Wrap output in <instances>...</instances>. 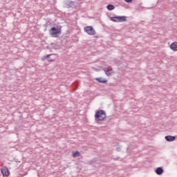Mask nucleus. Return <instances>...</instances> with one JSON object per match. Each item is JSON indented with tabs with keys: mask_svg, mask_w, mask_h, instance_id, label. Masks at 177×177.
<instances>
[{
	"mask_svg": "<svg viewBox=\"0 0 177 177\" xmlns=\"http://www.w3.org/2000/svg\"><path fill=\"white\" fill-rule=\"evenodd\" d=\"M50 34L51 37H53L54 38H57L60 34H62V28L59 27H53L50 30Z\"/></svg>",
	"mask_w": 177,
	"mask_h": 177,
	"instance_id": "f257e3e1",
	"label": "nucleus"
},
{
	"mask_svg": "<svg viewBox=\"0 0 177 177\" xmlns=\"http://www.w3.org/2000/svg\"><path fill=\"white\" fill-rule=\"evenodd\" d=\"M95 120L97 121H103L106 118V112L104 111H97L95 115Z\"/></svg>",
	"mask_w": 177,
	"mask_h": 177,
	"instance_id": "f03ea898",
	"label": "nucleus"
},
{
	"mask_svg": "<svg viewBox=\"0 0 177 177\" xmlns=\"http://www.w3.org/2000/svg\"><path fill=\"white\" fill-rule=\"evenodd\" d=\"M1 174L3 175V177L5 176H9V169H8V167H4L1 169Z\"/></svg>",
	"mask_w": 177,
	"mask_h": 177,
	"instance_id": "7ed1b4c3",
	"label": "nucleus"
},
{
	"mask_svg": "<svg viewBox=\"0 0 177 177\" xmlns=\"http://www.w3.org/2000/svg\"><path fill=\"white\" fill-rule=\"evenodd\" d=\"M170 49L174 52H177V42L174 41L170 45Z\"/></svg>",
	"mask_w": 177,
	"mask_h": 177,
	"instance_id": "20e7f679",
	"label": "nucleus"
},
{
	"mask_svg": "<svg viewBox=\"0 0 177 177\" xmlns=\"http://www.w3.org/2000/svg\"><path fill=\"white\" fill-rule=\"evenodd\" d=\"M104 71L106 74V75L110 76V75H113V70L112 69H109V68H104Z\"/></svg>",
	"mask_w": 177,
	"mask_h": 177,
	"instance_id": "39448f33",
	"label": "nucleus"
},
{
	"mask_svg": "<svg viewBox=\"0 0 177 177\" xmlns=\"http://www.w3.org/2000/svg\"><path fill=\"white\" fill-rule=\"evenodd\" d=\"M165 138L167 142H174V140H175V136H167Z\"/></svg>",
	"mask_w": 177,
	"mask_h": 177,
	"instance_id": "423d86ee",
	"label": "nucleus"
},
{
	"mask_svg": "<svg viewBox=\"0 0 177 177\" xmlns=\"http://www.w3.org/2000/svg\"><path fill=\"white\" fill-rule=\"evenodd\" d=\"M96 81L100 82L101 84H106L107 82V80L103 79L102 77H98L96 79Z\"/></svg>",
	"mask_w": 177,
	"mask_h": 177,
	"instance_id": "0eeeda50",
	"label": "nucleus"
},
{
	"mask_svg": "<svg viewBox=\"0 0 177 177\" xmlns=\"http://www.w3.org/2000/svg\"><path fill=\"white\" fill-rule=\"evenodd\" d=\"M156 172L157 175H161L162 172H164V169H162L161 167H158L156 170Z\"/></svg>",
	"mask_w": 177,
	"mask_h": 177,
	"instance_id": "6e6552de",
	"label": "nucleus"
},
{
	"mask_svg": "<svg viewBox=\"0 0 177 177\" xmlns=\"http://www.w3.org/2000/svg\"><path fill=\"white\" fill-rule=\"evenodd\" d=\"M96 32L93 30L92 26H89V35H95Z\"/></svg>",
	"mask_w": 177,
	"mask_h": 177,
	"instance_id": "1a4fd4ad",
	"label": "nucleus"
},
{
	"mask_svg": "<svg viewBox=\"0 0 177 177\" xmlns=\"http://www.w3.org/2000/svg\"><path fill=\"white\" fill-rule=\"evenodd\" d=\"M127 21V17H118V22Z\"/></svg>",
	"mask_w": 177,
	"mask_h": 177,
	"instance_id": "9d476101",
	"label": "nucleus"
},
{
	"mask_svg": "<svg viewBox=\"0 0 177 177\" xmlns=\"http://www.w3.org/2000/svg\"><path fill=\"white\" fill-rule=\"evenodd\" d=\"M80 151H76L75 152H73V157L75 158V157H80Z\"/></svg>",
	"mask_w": 177,
	"mask_h": 177,
	"instance_id": "9b49d317",
	"label": "nucleus"
},
{
	"mask_svg": "<svg viewBox=\"0 0 177 177\" xmlns=\"http://www.w3.org/2000/svg\"><path fill=\"white\" fill-rule=\"evenodd\" d=\"M114 6H113V5H108L107 6V9H108V10H113V9H114Z\"/></svg>",
	"mask_w": 177,
	"mask_h": 177,
	"instance_id": "f8f14e48",
	"label": "nucleus"
},
{
	"mask_svg": "<svg viewBox=\"0 0 177 177\" xmlns=\"http://www.w3.org/2000/svg\"><path fill=\"white\" fill-rule=\"evenodd\" d=\"M111 20L112 21L118 22V17H111Z\"/></svg>",
	"mask_w": 177,
	"mask_h": 177,
	"instance_id": "ddd939ff",
	"label": "nucleus"
},
{
	"mask_svg": "<svg viewBox=\"0 0 177 177\" xmlns=\"http://www.w3.org/2000/svg\"><path fill=\"white\" fill-rule=\"evenodd\" d=\"M84 30L86 31V32H87V34H89V26H87L84 28Z\"/></svg>",
	"mask_w": 177,
	"mask_h": 177,
	"instance_id": "4468645a",
	"label": "nucleus"
},
{
	"mask_svg": "<svg viewBox=\"0 0 177 177\" xmlns=\"http://www.w3.org/2000/svg\"><path fill=\"white\" fill-rule=\"evenodd\" d=\"M48 59V62H53V59H50V57H49V55H48L47 57H45V59Z\"/></svg>",
	"mask_w": 177,
	"mask_h": 177,
	"instance_id": "2eb2a0df",
	"label": "nucleus"
},
{
	"mask_svg": "<svg viewBox=\"0 0 177 177\" xmlns=\"http://www.w3.org/2000/svg\"><path fill=\"white\" fill-rule=\"evenodd\" d=\"M127 3H130V2H132L133 0H124Z\"/></svg>",
	"mask_w": 177,
	"mask_h": 177,
	"instance_id": "dca6fc26",
	"label": "nucleus"
},
{
	"mask_svg": "<svg viewBox=\"0 0 177 177\" xmlns=\"http://www.w3.org/2000/svg\"><path fill=\"white\" fill-rule=\"evenodd\" d=\"M42 60H45V58H43Z\"/></svg>",
	"mask_w": 177,
	"mask_h": 177,
	"instance_id": "f3484780",
	"label": "nucleus"
}]
</instances>
